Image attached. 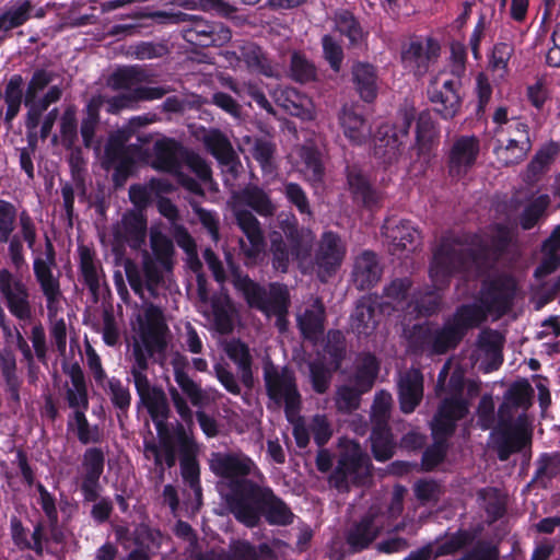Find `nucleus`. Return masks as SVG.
I'll use <instances>...</instances> for the list:
<instances>
[{"mask_svg": "<svg viewBox=\"0 0 560 560\" xmlns=\"http://www.w3.org/2000/svg\"><path fill=\"white\" fill-rule=\"evenodd\" d=\"M488 242L478 233L445 236L433 253L431 276L447 283L457 273L474 267L483 273L493 270L508 253L513 241L510 228L498 223Z\"/></svg>", "mask_w": 560, "mask_h": 560, "instance_id": "obj_1", "label": "nucleus"}, {"mask_svg": "<svg viewBox=\"0 0 560 560\" xmlns=\"http://www.w3.org/2000/svg\"><path fill=\"white\" fill-rule=\"evenodd\" d=\"M232 283L243 295L249 308L259 311L267 317H276V326L280 331L288 327V314L291 305V296L288 287L280 282H270L268 287L250 279L248 275H242L234 270Z\"/></svg>", "mask_w": 560, "mask_h": 560, "instance_id": "obj_2", "label": "nucleus"}, {"mask_svg": "<svg viewBox=\"0 0 560 560\" xmlns=\"http://www.w3.org/2000/svg\"><path fill=\"white\" fill-rule=\"evenodd\" d=\"M170 332L162 308L149 304L140 322L139 335L142 345L132 347L133 365L130 371L145 373L149 369V358L154 354H164L167 349V335Z\"/></svg>", "mask_w": 560, "mask_h": 560, "instance_id": "obj_3", "label": "nucleus"}, {"mask_svg": "<svg viewBox=\"0 0 560 560\" xmlns=\"http://www.w3.org/2000/svg\"><path fill=\"white\" fill-rule=\"evenodd\" d=\"M254 478L234 481L229 489L220 491L228 511L238 523L248 528L258 526V512L270 489Z\"/></svg>", "mask_w": 560, "mask_h": 560, "instance_id": "obj_4", "label": "nucleus"}, {"mask_svg": "<svg viewBox=\"0 0 560 560\" xmlns=\"http://www.w3.org/2000/svg\"><path fill=\"white\" fill-rule=\"evenodd\" d=\"M486 320V313L477 304H462L456 307L442 327H433L432 355L445 354L458 347L467 332Z\"/></svg>", "mask_w": 560, "mask_h": 560, "instance_id": "obj_5", "label": "nucleus"}, {"mask_svg": "<svg viewBox=\"0 0 560 560\" xmlns=\"http://www.w3.org/2000/svg\"><path fill=\"white\" fill-rule=\"evenodd\" d=\"M372 477V463L358 442L352 441L339 454L329 482L339 491L349 490L350 485L361 487Z\"/></svg>", "mask_w": 560, "mask_h": 560, "instance_id": "obj_6", "label": "nucleus"}, {"mask_svg": "<svg viewBox=\"0 0 560 560\" xmlns=\"http://www.w3.org/2000/svg\"><path fill=\"white\" fill-rule=\"evenodd\" d=\"M264 381L267 396L277 405L283 404L284 415L292 422L302 409V396L292 370L283 366L279 370L272 363L264 366Z\"/></svg>", "mask_w": 560, "mask_h": 560, "instance_id": "obj_7", "label": "nucleus"}, {"mask_svg": "<svg viewBox=\"0 0 560 560\" xmlns=\"http://www.w3.org/2000/svg\"><path fill=\"white\" fill-rule=\"evenodd\" d=\"M57 266V253L51 238L45 234L44 257L36 256L33 260V272L36 282L46 301V308L49 318H55L61 311L63 298L60 288V280L55 276L52 269Z\"/></svg>", "mask_w": 560, "mask_h": 560, "instance_id": "obj_8", "label": "nucleus"}, {"mask_svg": "<svg viewBox=\"0 0 560 560\" xmlns=\"http://www.w3.org/2000/svg\"><path fill=\"white\" fill-rule=\"evenodd\" d=\"M413 120V110L404 109L399 112L394 124L380 126L375 139L374 155L388 165L397 162L409 139Z\"/></svg>", "mask_w": 560, "mask_h": 560, "instance_id": "obj_9", "label": "nucleus"}, {"mask_svg": "<svg viewBox=\"0 0 560 560\" xmlns=\"http://www.w3.org/2000/svg\"><path fill=\"white\" fill-rule=\"evenodd\" d=\"M210 470L220 478L219 488L226 490L234 481L264 478L257 464L243 452H213L209 459Z\"/></svg>", "mask_w": 560, "mask_h": 560, "instance_id": "obj_10", "label": "nucleus"}, {"mask_svg": "<svg viewBox=\"0 0 560 560\" xmlns=\"http://www.w3.org/2000/svg\"><path fill=\"white\" fill-rule=\"evenodd\" d=\"M0 296L9 313L20 322H30L34 315L31 290L23 277L8 268H0Z\"/></svg>", "mask_w": 560, "mask_h": 560, "instance_id": "obj_11", "label": "nucleus"}, {"mask_svg": "<svg viewBox=\"0 0 560 560\" xmlns=\"http://www.w3.org/2000/svg\"><path fill=\"white\" fill-rule=\"evenodd\" d=\"M184 22L187 24L182 31L183 38L192 46L221 47L231 40V30L222 22L188 13Z\"/></svg>", "mask_w": 560, "mask_h": 560, "instance_id": "obj_12", "label": "nucleus"}, {"mask_svg": "<svg viewBox=\"0 0 560 560\" xmlns=\"http://www.w3.org/2000/svg\"><path fill=\"white\" fill-rule=\"evenodd\" d=\"M462 80L452 78L439 86L431 82L428 86V98L433 104V110L444 120L453 119L460 112L463 104Z\"/></svg>", "mask_w": 560, "mask_h": 560, "instance_id": "obj_13", "label": "nucleus"}, {"mask_svg": "<svg viewBox=\"0 0 560 560\" xmlns=\"http://www.w3.org/2000/svg\"><path fill=\"white\" fill-rule=\"evenodd\" d=\"M468 412V400L460 394H453L443 398L432 419V434H439L444 438L453 436L457 422L466 418Z\"/></svg>", "mask_w": 560, "mask_h": 560, "instance_id": "obj_14", "label": "nucleus"}, {"mask_svg": "<svg viewBox=\"0 0 560 560\" xmlns=\"http://www.w3.org/2000/svg\"><path fill=\"white\" fill-rule=\"evenodd\" d=\"M517 283L513 276L500 273L482 283L483 302L490 311L506 314L516 294Z\"/></svg>", "mask_w": 560, "mask_h": 560, "instance_id": "obj_15", "label": "nucleus"}, {"mask_svg": "<svg viewBox=\"0 0 560 560\" xmlns=\"http://www.w3.org/2000/svg\"><path fill=\"white\" fill-rule=\"evenodd\" d=\"M82 478L80 491L85 502H94L100 497V478L105 468V452L102 447H88L82 455Z\"/></svg>", "mask_w": 560, "mask_h": 560, "instance_id": "obj_16", "label": "nucleus"}, {"mask_svg": "<svg viewBox=\"0 0 560 560\" xmlns=\"http://www.w3.org/2000/svg\"><path fill=\"white\" fill-rule=\"evenodd\" d=\"M175 435L179 447L180 475L184 482L198 495L201 494L200 466L196 456V444L185 427L177 423Z\"/></svg>", "mask_w": 560, "mask_h": 560, "instance_id": "obj_17", "label": "nucleus"}, {"mask_svg": "<svg viewBox=\"0 0 560 560\" xmlns=\"http://www.w3.org/2000/svg\"><path fill=\"white\" fill-rule=\"evenodd\" d=\"M441 47L432 37L425 42L410 40L401 50V62L404 67L417 77L424 75L440 56Z\"/></svg>", "mask_w": 560, "mask_h": 560, "instance_id": "obj_18", "label": "nucleus"}, {"mask_svg": "<svg viewBox=\"0 0 560 560\" xmlns=\"http://www.w3.org/2000/svg\"><path fill=\"white\" fill-rule=\"evenodd\" d=\"M494 444L499 460L506 462L512 454L520 453L532 444V435L521 424L503 418L499 419Z\"/></svg>", "mask_w": 560, "mask_h": 560, "instance_id": "obj_19", "label": "nucleus"}, {"mask_svg": "<svg viewBox=\"0 0 560 560\" xmlns=\"http://www.w3.org/2000/svg\"><path fill=\"white\" fill-rule=\"evenodd\" d=\"M235 219L238 228L248 241V244L243 240L240 241V247L246 258V265L256 264L266 246L260 222L246 209L236 211Z\"/></svg>", "mask_w": 560, "mask_h": 560, "instance_id": "obj_20", "label": "nucleus"}, {"mask_svg": "<svg viewBox=\"0 0 560 560\" xmlns=\"http://www.w3.org/2000/svg\"><path fill=\"white\" fill-rule=\"evenodd\" d=\"M479 152L478 137L460 136L456 138L447 155L450 176L457 178L465 176L476 164Z\"/></svg>", "mask_w": 560, "mask_h": 560, "instance_id": "obj_21", "label": "nucleus"}, {"mask_svg": "<svg viewBox=\"0 0 560 560\" xmlns=\"http://www.w3.org/2000/svg\"><path fill=\"white\" fill-rule=\"evenodd\" d=\"M347 184L352 199L363 208L374 210L382 206V194L371 183L360 166L352 164L346 167Z\"/></svg>", "mask_w": 560, "mask_h": 560, "instance_id": "obj_22", "label": "nucleus"}, {"mask_svg": "<svg viewBox=\"0 0 560 560\" xmlns=\"http://www.w3.org/2000/svg\"><path fill=\"white\" fill-rule=\"evenodd\" d=\"M202 142L206 150L219 164L228 167V171L235 177L241 163L228 136L218 128H211L203 135Z\"/></svg>", "mask_w": 560, "mask_h": 560, "instance_id": "obj_23", "label": "nucleus"}, {"mask_svg": "<svg viewBox=\"0 0 560 560\" xmlns=\"http://www.w3.org/2000/svg\"><path fill=\"white\" fill-rule=\"evenodd\" d=\"M346 253L347 247L339 234L332 231H326L320 236L315 253V262L319 269L330 275L341 266Z\"/></svg>", "mask_w": 560, "mask_h": 560, "instance_id": "obj_24", "label": "nucleus"}, {"mask_svg": "<svg viewBox=\"0 0 560 560\" xmlns=\"http://www.w3.org/2000/svg\"><path fill=\"white\" fill-rule=\"evenodd\" d=\"M534 388L526 378L513 382L506 389L498 409V418L513 420V409L528 410L533 405Z\"/></svg>", "mask_w": 560, "mask_h": 560, "instance_id": "obj_25", "label": "nucleus"}, {"mask_svg": "<svg viewBox=\"0 0 560 560\" xmlns=\"http://www.w3.org/2000/svg\"><path fill=\"white\" fill-rule=\"evenodd\" d=\"M351 82L359 97L365 103H373L378 95L377 68L366 61L357 60L351 66Z\"/></svg>", "mask_w": 560, "mask_h": 560, "instance_id": "obj_26", "label": "nucleus"}, {"mask_svg": "<svg viewBox=\"0 0 560 560\" xmlns=\"http://www.w3.org/2000/svg\"><path fill=\"white\" fill-rule=\"evenodd\" d=\"M522 127V135L512 137L503 144L501 140H497V145L493 152L499 162L504 166L515 165L525 160L528 152L532 150V141L529 137V126L520 125Z\"/></svg>", "mask_w": 560, "mask_h": 560, "instance_id": "obj_27", "label": "nucleus"}, {"mask_svg": "<svg viewBox=\"0 0 560 560\" xmlns=\"http://www.w3.org/2000/svg\"><path fill=\"white\" fill-rule=\"evenodd\" d=\"M334 31L348 39V48H361L368 40L369 32L365 31L360 20L348 9H338L332 16Z\"/></svg>", "mask_w": 560, "mask_h": 560, "instance_id": "obj_28", "label": "nucleus"}, {"mask_svg": "<svg viewBox=\"0 0 560 560\" xmlns=\"http://www.w3.org/2000/svg\"><path fill=\"white\" fill-rule=\"evenodd\" d=\"M171 365L178 387L188 397L192 406L201 407L205 404L206 395L200 385L187 373L189 366L188 358L180 352H176L171 359Z\"/></svg>", "mask_w": 560, "mask_h": 560, "instance_id": "obj_29", "label": "nucleus"}, {"mask_svg": "<svg viewBox=\"0 0 560 560\" xmlns=\"http://www.w3.org/2000/svg\"><path fill=\"white\" fill-rule=\"evenodd\" d=\"M383 269L375 253L364 250L353 264L352 279L357 289L373 288L382 277Z\"/></svg>", "mask_w": 560, "mask_h": 560, "instance_id": "obj_30", "label": "nucleus"}, {"mask_svg": "<svg viewBox=\"0 0 560 560\" xmlns=\"http://www.w3.org/2000/svg\"><path fill=\"white\" fill-rule=\"evenodd\" d=\"M378 304L371 296H362L358 300L351 314V328L358 336H371L378 324Z\"/></svg>", "mask_w": 560, "mask_h": 560, "instance_id": "obj_31", "label": "nucleus"}, {"mask_svg": "<svg viewBox=\"0 0 560 560\" xmlns=\"http://www.w3.org/2000/svg\"><path fill=\"white\" fill-rule=\"evenodd\" d=\"M294 517L291 508L270 488L258 512V525L264 518L271 526H289Z\"/></svg>", "mask_w": 560, "mask_h": 560, "instance_id": "obj_32", "label": "nucleus"}, {"mask_svg": "<svg viewBox=\"0 0 560 560\" xmlns=\"http://www.w3.org/2000/svg\"><path fill=\"white\" fill-rule=\"evenodd\" d=\"M228 358L236 364L240 371L241 383L248 389H253L255 381L253 375V357L247 343L241 339H232L224 346Z\"/></svg>", "mask_w": 560, "mask_h": 560, "instance_id": "obj_33", "label": "nucleus"}, {"mask_svg": "<svg viewBox=\"0 0 560 560\" xmlns=\"http://www.w3.org/2000/svg\"><path fill=\"white\" fill-rule=\"evenodd\" d=\"M423 397V377L420 372L408 373L398 383L400 410L411 413L420 405Z\"/></svg>", "mask_w": 560, "mask_h": 560, "instance_id": "obj_34", "label": "nucleus"}, {"mask_svg": "<svg viewBox=\"0 0 560 560\" xmlns=\"http://www.w3.org/2000/svg\"><path fill=\"white\" fill-rule=\"evenodd\" d=\"M148 222L141 211L130 210L121 218V232L117 235L121 237L130 248L140 249L147 237Z\"/></svg>", "mask_w": 560, "mask_h": 560, "instance_id": "obj_35", "label": "nucleus"}, {"mask_svg": "<svg viewBox=\"0 0 560 560\" xmlns=\"http://www.w3.org/2000/svg\"><path fill=\"white\" fill-rule=\"evenodd\" d=\"M183 147L174 139L158 141L154 145V159L152 166L170 174L178 173L182 170L180 153Z\"/></svg>", "mask_w": 560, "mask_h": 560, "instance_id": "obj_36", "label": "nucleus"}, {"mask_svg": "<svg viewBox=\"0 0 560 560\" xmlns=\"http://www.w3.org/2000/svg\"><path fill=\"white\" fill-rule=\"evenodd\" d=\"M62 97V89L59 85H51L42 97H34L31 103L24 97V105L27 108L25 115V127L28 131L36 130L40 124L43 114L51 104L59 102Z\"/></svg>", "mask_w": 560, "mask_h": 560, "instance_id": "obj_37", "label": "nucleus"}, {"mask_svg": "<svg viewBox=\"0 0 560 560\" xmlns=\"http://www.w3.org/2000/svg\"><path fill=\"white\" fill-rule=\"evenodd\" d=\"M326 311L323 302L316 299L311 308L298 317V327L307 340H316L325 330Z\"/></svg>", "mask_w": 560, "mask_h": 560, "instance_id": "obj_38", "label": "nucleus"}, {"mask_svg": "<svg viewBox=\"0 0 560 560\" xmlns=\"http://www.w3.org/2000/svg\"><path fill=\"white\" fill-rule=\"evenodd\" d=\"M67 374L72 388L66 390L68 406L74 410H88L90 405L88 384L82 368L78 362L70 365Z\"/></svg>", "mask_w": 560, "mask_h": 560, "instance_id": "obj_39", "label": "nucleus"}, {"mask_svg": "<svg viewBox=\"0 0 560 560\" xmlns=\"http://www.w3.org/2000/svg\"><path fill=\"white\" fill-rule=\"evenodd\" d=\"M70 167L72 183L63 182L62 179H60V187L63 200V209L66 212V217L71 225L74 215V190H77L79 195L84 197L86 194V184L84 171L81 167H79L73 160L70 161Z\"/></svg>", "mask_w": 560, "mask_h": 560, "instance_id": "obj_40", "label": "nucleus"}, {"mask_svg": "<svg viewBox=\"0 0 560 560\" xmlns=\"http://www.w3.org/2000/svg\"><path fill=\"white\" fill-rule=\"evenodd\" d=\"M378 533L380 528L375 525L374 516L366 514L350 528L347 534V544L352 551H362L376 539Z\"/></svg>", "mask_w": 560, "mask_h": 560, "instance_id": "obj_41", "label": "nucleus"}, {"mask_svg": "<svg viewBox=\"0 0 560 560\" xmlns=\"http://www.w3.org/2000/svg\"><path fill=\"white\" fill-rule=\"evenodd\" d=\"M338 119L346 138L353 144L364 142L369 135V128L361 113H358L353 106H343Z\"/></svg>", "mask_w": 560, "mask_h": 560, "instance_id": "obj_42", "label": "nucleus"}, {"mask_svg": "<svg viewBox=\"0 0 560 560\" xmlns=\"http://www.w3.org/2000/svg\"><path fill=\"white\" fill-rule=\"evenodd\" d=\"M430 278L433 281L434 285L432 288H425L423 291H419L415 294L412 304L413 310L420 316H432L436 314L442 304V293L441 290L450 284L451 279L447 283H442L440 281H435L431 276V269L429 270Z\"/></svg>", "mask_w": 560, "mask_h": 560, "instance_id": "obj_43", "label": "nucleus"}, {"mask_svg": "<svg viewBox=\"0 0 560 560\" xmlns=\"http://www.w3.org/2000/svg\"><path fill=\"white\" fill-rule=\"evenodd\" d=\"M275 557L273 549L266 542L258 547L247 540H234L230 544L229 551L222 556L223 560H271Z\"/></svg>", "mask_w": 560, "mask_h": 560, "instance_id": "obj_44", "label": "nucleus"}, {"mask_svg": "<svg viewBox=\"0 0 560 560\" xmlns=\"http://www.w3.org/2000/svg\"><path fill=\"white\" fill-rule=\"evenodd\" d=\"M378 372L380 362L377 358L371 352L363 353L358 358L350 383L368 393L372 389Z\"/></svg>", "mask_w": 560, "mask_h": 560, "instance_id": "obj_45", "label": "nucleus"}, {"mask_svg": "<svg viewBox=\"0 0 560 560\" xmlns=\"http://www.w3.org/2000/svg\"><path fill=\"white\" fill-rule=\"evenodd\" d=\"M105 104V96L95 94L90 97L84 107V117L81 121L80 133L85 148H91L96 128L101 121V109Z\"/></svg>", "mask_w": 560, "mask_h": 560, "instance_id": "obj_46", "label": "nucleus"}, {"mask_svg": "<svg viewBox=\"0 0 560 560\" xmlns=\"http://www.w3.org/2000/svg\"><path fill=\"white\" fill-rule=\"evenodd\" d=\"M536 469L529 485L547 489L555 478H560V452H545L536 459Z\"/></svg>", "mask_w": 560, "mask_h": 560, "instance_id": "obj_47", "label": "nucleus"}, {"mask_svg": "<svg viewBox=\"0 0 560 560\" xmlns=\"http://www.w3.org/2000/svg\"><path fill=\"white\" fill-rule=\"evenodd\" d=\"M238 201L261 217H271L276 211V207L268 195L261 187L253 184L246 185L238 192Z\"/></svg>", "mask_w": 560, "mask_h": 560, "instance_id": "obj_48", "label": "nucleus"}, {"mask_svg": "<svg viewBox=\"0 0 560 560\" xmlns=\"http://www.w3.org/2000/svg\"><path fill=\"white\" fill-rule=\"evenodd\" d=\"M24 79L21 74H12L4 86L2 97L7 105L4 122L11 124L19 115L21 105L24 103Z\"/></svg>", "mask_w": 560, "mask_h": 560, "instance_id": "obj_49", "label": "nucleus"}, {"mask_svg": "<svg viewBox=\"0 0 560 560\" xmlns=\"http://www.w3.org/2000/svg\"><path fill=\"white\" fill-rule=\"evenodd\" d=\"M370 441L373 456L377 462H386L393 457L396 442L389 424L372 425Z\"/></svg>", "mask_w": 560, "mask_h": 560, "instance_id": "obj_50", "label": "nucleus"}, {"mask_svg": "<svg viewBox=\"0 0 560 560\" xmlns=\"http://www.w3.org/2000/svg\"><path fill=\"white\" fill-rule=\"evenodd\" d=\"M433 324H415L406 335L408 352L413 355H432Z\"/></svg>", "mask_w": 560, "mask_h": 560, "instance_id": "obj_51", "label": "nucleus"}, {"mask_svg": "<svg viewBox=\"0 0 560 560\" xmlns=\"http://www.w3.org/2000/svg\"><path fill=\"white\" fill-rule=\"evenodd\" d=\"M439 137V129L429 110H422L416 124V144L419 154L428 153Z\"/></svg>", "mask_w": 560, "mask_h": 560, "instance_id": "obj_52", "label": "nucleus"}, {"mask_svg": "<svg viewBox=\"0 0 560 560\" xmlns=\"http://www.w3.org/2000/svg\"><path fill=\"white\" fill-rule=\"evenodd\" d=\"M139 150L138 145H125L121 141H112L107 144L105 154L108 162L115 164V168L133 174L136 166L135 153Z\"/></svg>", "mask_w": 560, "mask_h": 560, "instance_id": "obj_53", "label": "nucleus"}, {"mask_svg": "<svg viewBox=\"0 0 560 560\" xmlns=\"http://www.w3.org/2000/svg\"><path fill=\"white\" fill-rule=\"evenodd\" d=\"M33 10L31 0H20L0 14V31L5 33L24 25Z\"/></svg>", "mask_w": 560, "mask_h": 560, "instance_id": "obj_54", "label": "nucleus"}, {"mask_svg": "<svg viewBox=\"0 0 560 560\" xmlns=\"http://www.w3.org/2000/svg\"><path fill=\"white\" fill-rule=\"evenodd\" d=\"M78 252L80 258L79 270L83 282L91 293L96 294L100 290V278L97 266L94 261V252L85 245H80Z\"/></svg>", "mask_w": 560, "mask_h": 560, "instance_id": "obj_55", "label": "nucleus"}, {"mask_svg": "<svg viewBox=\"0 0 560 560\" xmlns=\"http://www.w3.org/2000/svg\"><path fill=\"white\" fill-rule=\"evenodd\" d=\"M290 78L298 83L306 84L317 80V69L303 52L293 51L290 58Z\"/></svg>", "mask_w": 560, "mask_h": 560, "instance_id": "obj_56", "label": "nucleus"}, {"mask_svg": "<svg viewBox=\"0 0 560 560\" xmlns=\"http://www.w3.org/2000/svg\"><path fill=\"white\" fill-rule=\"evenodd\" d=\"M323 351L325 357L328 359V365L332 368V371H338L341 368L347 353V345L343 334L337 329L329 330Z\"/></svg>", "mask_w": 560, "mask_h": 560, "instance_id": "obj_57", "label": "nucleus"}, {"mask_svg": "<svg viewBox=\"0 0 560 560\" xmlns=\"http://www.w3.org/2000/svg\"><path fill=\"white\" fill-rule=\"evenodd\" d=\"M107 394L109 395L113 407L117 410V418L121 421L127 417L131 406V393L128 386L124 385L121 380L112 377L107 381Z\"/></svg>", "mask_w": 560, "mask_h": 560, "instance_id": "obj_58", "label": "nucleus"}, {"mask_svg": "<svg viewBox=\"0 0 560 560\" xmlns=\"http://www.w3.org/2000/svg\"><path fill=\"white\" fill-rule=\"evenodd\" d=\"M386 229L387 236L400 249L411 250L419 244L420 233L408 220H401L396 226Z\"/></svg>", "mask_w": 560, "mask_h": 560, "instance_id": "obj_59", "label": "nucleus"}, {"mask_svg": "<svg viewBox=\"0 0 560 560\" xmlns=\"http://www.w3.org/2000/svg\"><path fill=\"white\" fill-rule=\"evenodd\" d=\"M270 254L272 268L278 272L287 273L293 253L280 232L273 231L270 234Z\"/></svg>", "mask_w": 560, "mask_h": 560, "instance_id": "obj_60", "label": "nucleus"}, {"mask_svg": "<svg viewBox=\"0 0 560 560\" xmlns=\"http://www.w3.org/2000/svg\"><path fill=\"white\" fill-rule=\"evenodd\" d=\"M163 539L164 535L159 528L140 524L133 532L132 541L137 548L154 556L160 550Z\"/></svg>", "mask_w": 560, "mask_h": 560, "instance_id": "obj_61", "label": "nucleus"}, {"mask_svg": "<svg viewBox=\"0 0 560 560\" xmlns=\"http://www.w3.org/2000/svg\"><path fill=\"white\" fill-rule=\"evenodd\" d=\"M550 205L548 195H539L532 200L520 214L518 222L524 231L534 229L539 222L540 218L545 214Z\"/></svg>", "mask_w": 560, "mask_h": 560, "instance_id": "obj_62", "label": "nucleus"}, {"mask_svg": "<svg viewBox=\"0 0 560 560\" xmlns=\"http://www.w3.org/2000/svg\"><path fill=\"white\" fill-rule=\"evenodd\" d=\"M434 442L428 446L422 453L421 467L424 471L434 470L442 464L447 455L450 438H444L439 434H432Z\"/></svg>", "mask_w": 560, "mask_h": 560, "instance_id": "obj_63", "label": "nucleus"}, {"mask_svg": "<svg viewBox=\"0 0 560 560\" xmlns=\"http://www.w3.org/2000/svg\"><path fill=\"white\" fill-rule=\"evenodd\" d=\"M143 81V71L136 66L117 68L107 80L108 86L114 91L130 90Z\"/></svg>", "mask_w": 560, "mask_h": 560, "instance_id": "obj_64", "label": "nucleus"}]
</instances>
